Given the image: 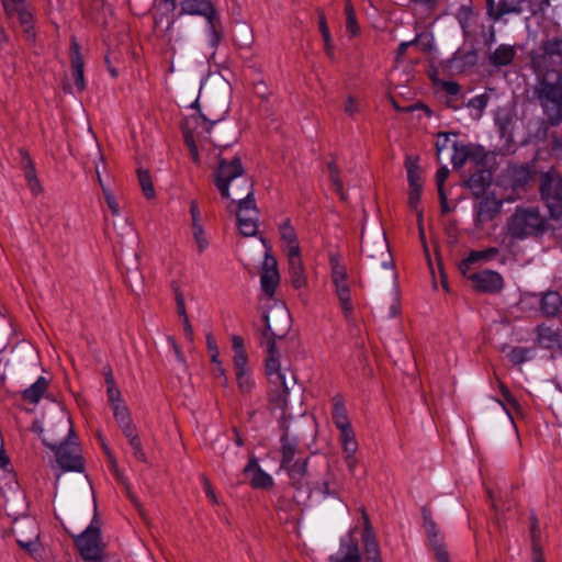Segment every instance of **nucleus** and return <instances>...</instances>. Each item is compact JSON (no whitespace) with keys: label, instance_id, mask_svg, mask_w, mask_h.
Here are the masks:
<instances>
[{"label":"nucleus","instance_id":"nucleus-24","mask_svg":"<svg viewBox=\"0 0 562 562\" xmlns=\"http://www.w3.org/2000/svg\"><path fill=\"white\" fill-rule=\"evenodd\" d=\"M289 273L292 285L295 289H301L306 285L307 279L305 268L301 258V251L288 254Z\"/></svg>","mask_w":562,"mask_h":562},{"label":"nucleus","instance_id":"nucleus-60","mask_svg":"<svg viewBox=\"0 0 562 562\" xmlns=\"http://www.w3.org/2000/svg\"><path fill=\"white\" fill-rule=\"evenodd\" d=\"M487 95L486 94H480L471 99L468 103L470 108H473L477 110L480 113L485 109L487 104Z\"/></svg>","mask_w":562,"mask_h":562},{"label":"nucleus","instance_id":"nucleus-6","mask_svg":"<svg viewBox=\"0 0 562 562\" xmlns=\"http://www.w3.org/2000/svg\"><path fill=\"white\" fill-rule=\"evenodd\" d=\"M505 229L510 238L522 240L544 234L548 224L537 206H517L507 218Z\"/></svg>","mask_w":562,"mask_h":562},{"label":"nucleus","instance_id":"nucleus-1","mask_svg":"<svg viewBox=\"0 0 562 562\" xmlns=\"http://www.w3.org/2000/svg\"><path fill=\"white\" fill-rule=\"evenodd\" d=\"M535 74L532 99L540 105L547 123H562V34L547 36L529 53Z\"/></svg>","mask_w":562,"mask_h":562},{"label":"nucleus","instance_id":"nucleus-29","mask_svg":"<svg viewBox=\"0 0 562 562\" xmlns=\"http://www.w3.org/2000/svg\"><path fill=\"white\" fill-rule=\"evenodd\" d=\"M335 293L346 318L352 315L353 304L348 281L335 284Z\"/></svg>","mask_w":562,"mask_h":562},{"label":"nucleus","instance_id":"nucleus-57","mask_svg":"<svg viewBox=\"0 0 562 562\" xmlns=\"http://www.w3.org/2000/svg\"><path fill=\"white\" fill-rule=\"evenodd\" d=\"M108 400H109V403H110V405H111V407H112V408H113L114 406L123 405V404H122L121 392H120V390L116 387V385H110V386H108Z\"/></svg>","mask_w":562,"mask_h":562},{"label":"nucleus","instance_id":"nucleus-10","mask_svg":"<svg viewBox=\"0 0 562 562\" xmlns=\"http://www.w3.org/2000/svg\"><path fill=\"white\" fill-rule=\"evenodd\" d=\"M75 544L85 561L101 562L104 559V544L98 527L90 526L75 537Z\"/></svg>","mask_w":562,"mask_h":562},{"label":"nucleus","instance_id":"nucleus-55","mask_svg":"<svg viewBox=\"0 0 562 562\" xmlns=\"http://www.w3.org/2000/svg\"><path fill=\"white\" fill-rule=\"evenodd\" d=\"M528 352L527 348L516 347L508 353V358L514 364H520L527 360Z\"/></svg>","mask_w":562,"mask_h":562},{"label":"nucleus","instance_id":"nucleus-61","mask_svg":"<svg viewBox=\"0 0 562 562\" xmlns=\"http://www.w3.org/2000/svg\"><path fill=\"white\" fill-rule=\"evenodd\" d=\"M531 3V13L532 14H544L546 10L550 7V0H529Z\"/></svg>","mask_w":562,"mask_h":562},{"label":"nucleus","instance_id":"nucleus-35","mask_svg":"<svg viewBox=\"0 0 562 562\" xmlns=\"http://www.w3.org/2000/svg\"><path fill=\"white\" fill-rule=\"evenodd\" d=\"M327 169H328L330 183L334 187L336 193L339 195L340 200L346 201L347 194L344 190V183L340 178V169H339L335 158H333V160L327 164Z\"/></svg>","mask_w":562,"mask_h":562},{"label":"nucleus","instance_id":"nucleus-34","mask_svg":"<svg viewBox=\"0 0 562 562\" xmlns=\"http://www.w3.org/2000/svg\"><path fill=\"white\" fill-rule=\"evenodd\" d=\"M562 305L561 295L558 292H547L541 300V311L548 316H554L559 313Z\"/></svg>","mask_w":562,"mask_h":562},{"label":"nucleus","instance_id":"nucleus-31","mask_svg":"<svg viewBox=\"0 0 562 562\" xmlns=\"http://www.w3.org/2000/svg\"><path fill=\"white\" fill-rule=\"evenodd\" d=\"M530 538H531V550H532V561L533 562H544V558L540 547V528L538 524V518L536 515L530 516Z\"/></svg>","mask_w":562,"mask_h":562},{"label":"nucleus","instance_id":"nucleus-49","mask_svg":"<svg viewBox=\"0 0 562 562\" xmlns=\"http://www.w3.org/2000/svg\"><path fill=\"white\" fill-rule=\"evenodd\" d=\"M112 409H113L114 418H115L117 425L120 426V428H122L124 426H128L130 424L133 423L130 409L127 408L126 405L123 404L120 406H114Z\"/></svg>","mask_w":562,"mask_h":562},{"label":"nucleus","instance_id":"nucleus-58","mask_svg":"<svg viewBox=\"0 0 562 562\" xmlns=\"http://www.w3.org/2000/svg\"><path fill=\"white\" fill-rule=\"evenodd\" d=\"M529 177V171L526 168L521 167L514 169L513 179L516 186L522 187L525 183H527Z\"/></svg>","mask_w":562,"mask_h":562},{"label":"nucleus","instance_id":"nucleus-11","mask_svg":"<svg viewBox=\"0 0 562 562\" xmlns=\"http://www.w3.org/2000/svg\"><path fill=\"white\" fill-rule=\"evenodd\" d=\"M180 14L204 15L212 31V45H218L222 38V34L217 29L220 22L216 10L209 0H182Z\"/></svg>","mask_w":562,"mask_h":562},{"label":"nucleus","instance_id":"nucleus-46","mask_svg":"<svg viewBox=\"0 0 562 562\" xmlns=\"http://www.w3.org/2000/svg\"><path fill=\"white\" fill-rule=\"evenodd\" d=\"M333 419L338 429L350 427L351 424L349 422L346 408L339 402L334 404L333 411Z\"/></svg>","mask_w":562,"mask_h":562},{"label":"nucleus","instance_id":"nucleus-40","mask_svg":"<svg viewBox=\"0 0 562 562\" xmlns=\"http://www.w3.org/2000/svg\"><path fill=\"white\" fill-rule=\"evenodd\" d=\"M453 155L451 157L454 169H459L464 166L470 158L471 145L453 144Z\"/></svg>","mask_w":562,"mask_h":562},{"label":"nucleus","instance_id":"nucleus-3","mask_svg":"<svg viewBox=\"0 0 562 562\" xmlns=\"http://www.w3.org/2000/svg\"><path fill=\"white\" fill-rule=\"evenodd\" d=\"M193 111L187 115L182 123L181 130L183 134L184 144L187 145L191 159L194 164H200V155L195 142V132L200 128V124L205 123H220L224 120L229 111V87L227 83L222 82L218 87V94L211 95L205 92L203 103L200 102V97L190 105Z\"/></svg>","mask_w":562,"mask_h":562},{"label":"nucleus","instance_id":"nucleus-38","mask_svg":"<svg viewBox=\"0 0 562 562\" xmlns=\"http://www.w3.org/2000/svg\"><path fill=\"white\" fill-rule=\"evenodd\" d=\"M490 155L479 145H471L468 162L473 164L474 170L488 169Z\"/></svg>","mask_w":562,"mask_h":562},{"label":"nucleus","instance_id":"nucleus-62","mask_svg":"<svg viewBox=\"0 0 562 562\" xmlns=\"http://www.w3.org/2000/svg\"><path fill=\"white\" fill-rule=\"evenodd\" d=\"M449 176V169L446 166L440 167L436 172V183L438 191H445V181Z\"/></svg>","mask_w":562,"mask_h":562},{"label":"nucleus","instance_id":"nucleus-63","mask_svg":"<svg viewBox=\"0 0 562 562\" xmlns=\"http://www.w3.org/2000/svg\"><path fill=\"white\" fill-rule=\"evenodd\" d=\"M206 345H207V349H209V351L211 353V361L212 362H218L220 351H218L216 341L214 340L212 335H207L206 336Z\"/></svg>","mask_w":562,"mask_h":562},{"label":"nucleus","instance_id":"nucleus-28","mask_svg":"<svg viewBox=\"0 0 562 562\" xmlns=\"http://www.w3.org/2000/svg\"><path fill=\"white\" fill-rule=\"evenodd\" d=\"M516 56V49L512 45H499L490 56V63L496 67L509 65Z\"/></svg>","mask_w":562,"mask_h":562},{"label":"nucleus","instance_id":"nucleus-36","mask_svg":"<svg viewBox=\"0 0 562 562\" xmlns=\"http://www.w3.org/2000/svg\"><path fill=\"white\" fill-rule=\"evenodd\" d=\"M521 12V0H498L494 20H499L506 14H520Z\"/></svg>","mask_w":562,"mask_h":562},{"label":"nucleus","instance_id":"nucleus-4","mask_svg":"<svg viewBox=\"0 0 562 562\" xmlns=\"http://www.w3.org/2000/svg\"><path fill=\"white\" fill-rule=\"evenodd\" d=\"M217 165L213 170V182L223 199L233 198L238 204L255 200L254 180L246 173L238 156L226 157L216 155Z\"/></svg>","mask_w":562,"mask_h":562},{"label":"nucleus","instance_id":"nucleus-26","mask_svg":"<svg viewBox=\"0 0 562 562\" xmlns=\"http://www.w3.org/2000/svg\"><path fill=\"white\" fill-rule=\"evenodd\" d=\"M423 518L427 536L432 546L436 557H438L440 551L447 552L443 542L439 539V530L437 528L435 520L432 519L430 510L424 508Z\"/></svg>","mask_w":562,"mask_h":562},{"label":"nucleus","instance_id":"nucleus-17","mask_svg":"<svg viewBox=\"0 0 562 562\" xmlns=\"http://www.w3.org/2000/svg\"><path fill=\"white\" fill-rule=\"evenodd\" d=\"M176 20H170L168 16L161 15L155 19V30L164 37L167 45L171 50H175V44L180 43L182 40L181 31H184V26L177 24Z\"/></svg>","mask_w":562,"mask_h":562},{"label":"nucleus","instance_id":"nucleus-27","mask_svg":"<svg viewBox=\"0 0 562 562\" xmlns=\"http://www.w3.org/2000/svg\"><path fill=\"white\" fill-rule=\"evenodd\" d=\"M280 238L284 244V251L286 255L301 251L296 233L289 220L280 226Z\"/></svg>","mask_w":562,"mask_h":562},{"label":"nucleus","instance_id":"nucleus-64","mask_svg":"<svg viewBox=\"0 0 562 562\" xmlns=\"http://www.w3.org/2000/svg\"><path fill=\"white\" fill-rule=\"evenodd\" d=\"M121 429H122V432L124 434V436L128 439L130 443L139 440L136 427L134 426L133 423L130 424L128 426L122 427Z\"/></svg>","mask_w":562,"mask_h":562},{"label":"nucleus","instance_id":"nucleus-52","mask_svg":"<svg viewBox=\"0 0 562 562\" xmlns=\"http://www.w3.org/2000/svg\"><path fill=\"white\" fill-rule=\"evenodd\" d=\"M338 562H361L359 548L355 541H351L347 546V552L345 553L344 558Z\"/></svg>","mask_w":562,"mask_h":562},{"label":"nucleus","instance_id":"nucleus-30","mask_svg":"<svg viewBox=\"0 0 562 562\" xmlns=\"http://www.w3.org/2000/svg\"><path fill=\"white\" fill-rule=\"evenodd\" d=\"M498 255V249L495 247L487 248L484 250H473L469 257L463 259L459 265V270L462 274H465L470 266L480 260H490Z\"/></svg>","mask_w":562,"mask_h":562},{"label":"nucleus","instance_id":"nucleus-48","mask_svg":"<svg viewBox=\"0 0 562 562\" xmlns=\"http://www.w3.org/2000/svg\"><path fill=\"white\" fill-rule=\"evenodd\" d=\"M345 14H346V29L347 31L352 35H357L359 32V26L356 20V13L353 10L352 4L349 0L346 1V8H345Z\"/></svg>","mask_w":562,"mask_h":562},{"label":"nucleus","instance_id":"nucleus-18","mask_svg":"<svg viewBox=\"0 0 562 562\" xmlns=\"http://www.w3.org/2000/svg\"><path fill=\"white\" fill-rule=\"evenodd\" d=\"M475 290L485 293H496L503 288V278L493 270H484L469 276Z\"/></svg>","mask_w":562,"mask_h":562},{"label":"nucleus","instance_id":"nucleus-51","mask_svg":"<svg viewBox=\"0 0 562 562\" xmlns=\"http://www.w3.org/2000/svg\"><path fill=\"white\" fill-rule=\"evenodd\" d=\"M237 385L241 393H249L252 389V381L248 375V371L235 372Z\"/></svg>","mask_w":562,"mask_h":562},{"label":"nucleus","instance_id":"nucleus-33","mask_svg":"<svg viewBox=\"0 0 562 562\" xmlns=\"http://www.w3.org/2000/svg\"><path fill=\"white\" fill-rule=\"evenodd\" d=\"M47 380L43 376L38 378L34 384L22 392L23 401L30 402L32 404L37 403L47 390Z\"/></svg>","mask_w":562,"mask_h":562},{"label":"nucleus","instance_id":"nucleus-54","mask_svg":"<svg viewBox=\"0 0 562 562\" xmlns=\"http://www.w3.org/2000/svg\"><path fill=\"white\" fill-rule=\"evenodd\" d=\"M103 196L111 213L117 216L120 214V206L113 192L109 188H103Z\"/></svg>","mask_w":562,"mask_h":562},{"label":"nucleus","instance_id":"nucleus-56","mask_svg":"<svg viewBox=\"0 0 562 562\" xmlns=\"http://www.w3.org/2000/svg\"><path fill=\"white\" fill-rule=\"evenodd\" d=\"M423 186L419 187H409L408 190V206L413 210H417L420 195H422Z\"/></svg>","mask_w":562,"mask_h":562},{"label":"nucleus","instance_id":"nucleus-32","mask_svg":"<svg viewBox=\"0 0 562 562\" xmlns=\"http://www.w3.org/2000/svg\"><path fill=\"white\" fill-rule=\"evenodd\" d=\"M418 161L419 158L417 156H407L405 159V168L407 171V180L409 187L423 186L422 170Z\"/></svg>","mask_w":562,"mask_h":562},{"label":"nucleus","instance_id":"nucleus-19","mask_svg":"<svg viewBox=\"0 0 562 562\" xmlns=\"http://www.w3.org/2000/svg\"><path fill=\"white\" fill-rule=\"evenodd\" d=\"M502 210V201L494 196H484L476 205V225L483 226L493 221Z\"/></svg>","mask_w":562,"mask_h":562},{"label":"nucleus","instance_id":"nucleus-23","mask_svg":"<svg viewBox=\"0 0 562 562\" xmlns=\"http://www.w3.org/2000/svg\"><path fill=\"white\" fill-rule=\"evenodd\" d=\"M492 182V172L488 169L474 170L464 186L469 188L475 198L483 195Z\"/></svg>","mask_w":562,"mask_h":562},{"label":"nucleus","instance_id":"nucleus-53","mask_svg":"<svg viewBox=\"0 0 562 562\" xmlns=\"http://www.w3.org/2000/svg\"><path fill=\"white\" fill-rule=\"evenodd\" d=\"M233 363H234L235 372L248 371V369H247L248 356H247L246 350L234 352Z\"/></svg>","mask_w":562,"mask_h":562},{"label":"nucleus","instance_id":"nucleus-37","mask_svg":"<svg viewBox=\"0 0 562 562\" xmlns=\"http://www.w3.org/2000/svg\"><path fill=\"white\" fill-rule=\"evenodd\" d=\"M329 263L331 268V282L333 284L344 283L348 281L347 269L340 262L339 254L329 255Z\"/></svg>","mask_w":562,"mask_h":562},{"label":"nucleus","instance_id":"nucleus-15","mask_svg":"<svg viewBox=\"0 0 562 562\" xmlns=\"http://www.w3.org/2000/svg\"><path fill=\"white\" fill-rule=\"evenodd\" d=\"M5 15L11 19L16 15L27 41L35 40L33 32V15L26 4V0H1Z\"/></svg>","mask_w":562,"mask_h":562},{"label":"nucleus","instance_id":"nucleus-12","mask_svg":"<svg viewBox=\"0 0 562 562\" xmlns=\"http://www.w3.org/2000/svg\"><path fill=\"white\" fill-rule=\"evenodd\" d=\"M13 533L16 536L18 544L31 555L40 550V529L37 522L32 518L16 519L13 524Z\"/></svg>","mask_w":562,"mask_h":562},{"label":"nucleus","instance_id":"nucleus-16","mask_svg":"<svg viewBox=\"0 0 562 562\" xmlns=\"http://www.w3.org/2000/svg\"><path fill=\"white\" fill-rule=\"evenodd\" d=\"M280 281L278 263L273 256L266 254L260 276L261 289L270 297L274 295Z\"/></svg>","mask_w":562,"mask_h":562},{"label":"nucleus","instance_id":"nucleus-7","mask_svg":"<svg viewBox=\"0 0 562 562\" xmlns=\"http://www.w3.org/2000/svg\"><path fill=\"white\" fill-rule=\"evenodd\" d=\"M301 387L293 382L290 384V391L285 395L286 397V405L284 407H278L274 404L271 403V393L269 394V406L270 409H281L282 416L280 418L279 425L282 432H284V429L288 428L290 432H292V437H295V434L299 435L297 441H304V440H311L312 442L315 441L316 438V422L312 415H308L306 413H301L296 418H293V416L289 413H286L288 406H289V396L291 392L300 393Z\"/></svg>","mask_w":562,"mask_h":562},{"label":"nucleus","instance_id":"nucleus-25","mask_svg":"<svg viewBox=\"0 0 562 562\" xmlns=\"http://www.w3.org/2000/svg\"><path fill=\"white\" fill-rule=\"evenodd\" d=\"M299 435L295 434V437H292V432L284 429V432L281 434L280 437V453L281 461L280 465H286L288 463L294 461V456L299 452V445L301 441H297Z\"/></svg>","mask_w":562,"mask_h":562},{"label":"nucleus","instance_id":"nucleus-47","mask_svg":"<svg viewBox=\"0 0 562 562\" xmlns=\"http://www.w3.org/2000/svg\"><path fill=\"white\" fill-rule=\"evenodd\" d=\"M254 43V33L249 25L243 23L238 27V37L236 44L239 47L249 48Z\"/></svg>","mask_w":562,"mask_h":562},{"label":"nucleus","instance_id":"nucleus-45","mask_svg":"<svg viewBox=\"0 0 562 562\" xmlns=\"http://www.w3.org/2000/svg\"><path fill=\"white\" fill-rule=\"evenodd\" d=\"M318 24H319V32H321L323 41H324V47H325L326 55L330 59H333L334 58V45L331 43V36H330V32H329L327 22L323 14L319 16Z\"/></svg>","mask_w":562,"mask_h":562},{"label":"nucleus","instance_id":"nucleus-21","mask_svg":"<svg viewBox=\"0 0 562 562\" xmlns=\"http://www.w3.org/2000/svg\"><path fill=\"white\" fill-rule=\"evenodd\" d=\"M307 464L308 458L292 461L286 465H280L281 469L286 471L291 486L297 491L302 490L306 484Z\"/></svg>","mask_w":562,"mask_h":562},{"label":"nucleus","instance_id":"nucleus-2","mask_svg":"<svg viewBox=\"0 0 562 562\" xmlns=\"http://www.w3.org/2000/svg\"><path fill=\"white\" fill-rule=\"evenodd\" d=\"M265 329L262 331V344L267 347L266 373L271 389V403L278 407L286 405L285 395L290 391V384H295V378L290 371H281L279 352L276 348V340L283 339L292 326V317L289 310L283 305H276L263 314Z\"/></svg>","mask_w":562,"mask_h":562},{"label":"nucleus","instance_id":"nucleus-43","mask_svg":"<svg viewBox=\"0 0 562 562\" xmlns=\"http://www.w3.org/2000/svg\"><path fill=\"white\" fill-rule=\"evenodd\" d=\"M250 484L254 488L270 490L273 487V479L261 469H257L251 476Z\"/></svg>","mask_w":562,"mask_h":562},{"label":"nucleus","instance_id":"nucleus-59","mask_svg":"<svg viewBox=\"0 0 562 562\" xmlns=\"http://www.w3.org/2000/svg\"><path fill=\"white\" fill-rule=\"evenodd\" d=\"M175 295L178 315L181 317V319L189 317L186 310L184 296L178 288L175 290Z\"/></svg>","mask_w":562,"mask_h":562},{"label":"nucleus","instance_id":"nucleus-13","mask_svg":"<svg viewBox=\"0 0 562 562\" xmlns=\"http://www.w3.org/2000/svg\"><path fill=\"white\" fill-rule=\"evenodd\" d=\"M540 193L551 216L562 221V180L546 175L541 179Z\"/></svg>","mask_w":562,"mask_h":562},{"label":"nucleus","instance_id":"nucleus-20","mask_svg":"<svg viewBox=\"0 0 562 562\" xmlns=\"http://www.w3.org/2000/svg\"><path fill=\"white\" fill-rule=\"evenodd\" d=\"M50 436L59 438L58 445L60 442H65L66 440L75 438L71 418L66 414H63L59 417L55 418V420L49 423L47 428V435H43L42 439L49 438Z\"/></svg>","mask_w":562,"mask_h":562},{"label":"nucleus","instance_id":"nucleus-5","mask_svg":"<svg viewBox=\"0 0 562 562\" xmlns=\"http://www.w3.org/2000/svg\"><path fill=\"white\" fill-rule=\"evenodd\" d=\"M361 251L368 260L371 277L375 283L394 282L396 273L384 233H375L364 238L361 234Z\"/></svg>","mask_w":562,"mask_h":562},{"label":"nucleus","instance_id":"nucleus-8","mask_svg":"<svg viewBox=\"0 0 562 562\" xmlns=\"http://www.w3.org/2000/svg\"><path fill=\"white\" fill-rule=\"evenodd\" d=\"M238 140V131L234 125L221 121L220 123H203L195 132V142L204 149V143L209 142L213 147L218 148L223 154V149L231 147ZM199 147V145H196Z\"/></svg>","mask_w":562,"mask_h":562},{"label":"nucleus","instance_id":"nucleus-22","mask_svg":"<svg viewBox=\"0 0 562 562\" xmlns=\"http://www.w3.org/2000/svg\"><path fill=\"white\" fill-rule=\"evenodd\" d=\"M70 64L76 86L79 91H83L86 88L83 76L85 63L80 52V45L75 36H72L70 41Z\"/></svg>","mask_w":562,"mask_h":562},{"label":"nucleus","instance_id":"nucleus-9","mask_svg":"<svg viewBox=\"0 0 562 562\" xmlns=\"http://www.w3.org/2000/svg\"><path fill=\"white\" fill-rule=\"evenodd\" d=\"M59 442V438H43V443L55 452L56 461L64 471H83V460L75 438Z\"/></svg>","mask_w":562,"mask_h":562},{"label":"nucleus","instance_id":"nucleus-44","mask_svg":"<svg viewBox=\"0 0 562 562\" xmlns=\"http://www.w3.org/2000/svg\"><path fill=\"white\" fill-rule=\"evenodd\" d=\"M538 341L544 348H551L559 342L558 334L550 327H538Z\"/></svg>","mask_w":562,"mask_h":562},{"label":"nucleus","instance_id":"nucleus-50","mask_svg":"<svg viewBox=\"0 0 562 562\" xmlns=\"http://www.w3.org/2000/svg\"><path fill=\"white\" fill-rule=\"evenodd\" d=\"M192 229H193V237H194L196 246H198V250H199V252H202L206 249V247L209 245L207 239L204 235L203 227L199 223H193Z\"/></svg>","mask_w":562,"mask_h":562},{"label":"nucleus","instance_id":"nucleus-41","mask_svg":"<svg viewBox=\"0 0 562 562\" xmlns=\"http://www.w3.org/2000/svg\"><path fill=\"white\" fill-rule=\"evenodd\" d=\"M137 177H138V183L142 188L143 194L148 200L154 199L156 196V191H155L149 171L146 169L138 168Z\"/></svg>","mask_w":562,"mask_h":562},{"label":"nucleus","instance_id":"nucleus-42","mask_svg":"<svg viewBox=\"0 0 562 562\" xmlns=\"http://www.w3.org/2000/svg\"><path fill=\"white\" fill-rule=\"evenodd\" d=\"M340 430V442L344 452H357L358 442L352 427L341 428Z\"/></svg>","mask_w":562,"mask_h":562},{"label":"nucleus","instance_id":"nucleus-14","mask_svg":"<svg viewBox=\"0 0 562 562\" xmlns=\"http://www.w3.org/2000/svg\"><path fill=\"white\" fill-rule=\"evenodd\" d=\"M237 226L243 236L251 237L258 232L259 210L256 200H248L237 205Z\"/></svg>","mask_w":562,"mask_h":562},{"label":"nucleus","instance_id":"nucleus-39","mask_svg":"<svg viewBox=\"0 0 562 562\" xmlns=\"http://www.w3.org/2000/svg\"><path fill=\"white\" fill-rule=\"evenodd\" d=\"M366 559L369 562H382L375 536L362 537Z\"/></svg>","mask_w":562,"mask_h":562}]
</instances>
